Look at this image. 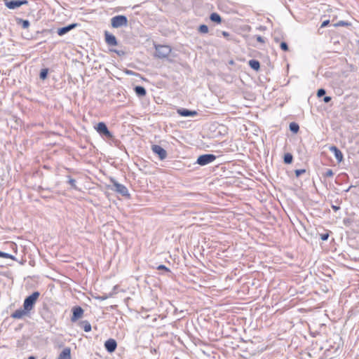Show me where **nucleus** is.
Here are the masks:
<instances>
[{
	"label": "nucleus",
	"instance_id": "1",
	"mask_svg": "<svg viewBox=\"0 0 359 359\" xmlns=\"http://www.w3.org/2000/svg\"><path fill=\"white\" fill-rule=\"evenodd\" d=\"M40 293L38 291L34 292L32 294L27 297L23 303V308L27 311H30L34 306Z\"/></svg>",
	"mask_w": 359,
	"mask_h": 359
},
{
	"label": "nucleus",
	"instance_id": "2",
	"mask_svg": "<svg viewBox=\"0 0 359 359\" xmlns=\"http://www.w3.org/2000/svg\"><path fill=\"white\" fill-rule=\"evenodd\" d=\"M155 56L161 59L167 57L172 51L171 47L168 45H155Z\"/></svg>",
	"mask_w": 359,
	"mask_h": 359
},
{
	"label": "nucleus",
	"instance_id": "3",
	"mask_svg": "<svg viewBox=\"0 0 359 359\" xmlns=\"http://www.w3.org/2000/svg\"><path fill=\"white\" fill-rule=\"evenodd\" d=\"M110 182L112 183V185L114 187V189H112L113 190L120 194L123 196L130 198V194L128 192L127 187L125 185L118 183L114 178H110Z\"/></svg>",
	"mask_w": 359,
	"mask_h": 359
},
{
	"label": "nucleus",
	"instance_id": "4",
	"mask_svg": "<svg viewBox=\"0 0 359 359\" xmlns=\"http://www.w3.org/2000/svg\"><path fill=\"white\" fill-rule=\"evenodd\" d=\"M97 132L102 137H104L107 139H112L114 137L113 134L109 131L107 125L104 122H100L95 127Z\"/></svg>",
	"mask_w": 359,
	"mask_h": 359
},
{
	"label": "nucleus",
	"instance_id": "5",
	"mask_svg": "<svg viewBox=\"0 0 359 359\" xmlns=\"http://www.w3.org/2000/svg\"><path fill=\"white\" fill-rule=\"evenodd\" d=\"M111 27L114 28H118L121 27L127 26L128 19L125 15H116L111 19Z\"/></svg>",
	"mask_w": 359,
	"mask_h": 359
},
{
	"label": "nucleus",
	"instance_id": "6",
	"mask_svg": "<svg viewBox=\"0 0 359 359\" xmlns=\"http://www.w3.org/2000/svg\"><path fill=\"white\" fill-rule=\"evenodd\" d=\"M216 159V156L212 154H205L201 155L198 157L196 163L200 165H205Z\"/></svg>",
	"mask_w": 359,
	"mask_h": 359
},
{
	"label": "nucleus",
	"instance_id": "7",
	"mask_svg": "<svg viewBox=\"0 0 359 359\" xmlns=\"http://www.w3.org/2000/svg\"><path fill=\"white\" fill-rule=\"evenodd\" d=\"M6 6L9 9H15L28 4L27 0H4Z\"/></svg>",
	"mask_w": 359,
	"mask_h": 359
},
{
	"label": "nucleus",
	"instance_id": "8",
	"mask_svg": "<svg viewBox=\"0 0 359 359\" xmlns=\"http://www.w3.org/2000/svg\"><path fill=\"white\" fill-rule=\"evenodd\" d=\"M72 316L71 317V321L72 323H74L82 318L84 312L83 309L79 306H74L72 309Z\"/></svg>",
	"mask_w": 359,
	"mask_h": 359
},
{
	"label": "nucleus",
	"instance_id": "9",
	"mask_svg": "<svg viewBox=\"0 0 359 359\" xmlns=\"http://www.w3.org/2000/svg\"><path fill=\"white\" fill-rule=\"evenodd\" d=\"M152 151L158 155V158L161 160H164L167 157V151L161 146L157 144H154L151 146Z\"/></svg>",
	"mask_w": 359,
	"mask_h": 359
},
{
	"label": "nucleus",
	"instance_id": "10",
	"mask_svg": "<svg viewBox=\"0 0 359 359\" xmlns=\"http://www.w3.org/2000/svg\"><path fill=\"white\" fill-rule=\"evenodd\" d=\"M117 347V342L114 339H109L104 342L105 349L110 353L114 352Z\"/></svg>",
	"mask_w": 359,
	"mask_h": 359
},
{
	"label": "nucleus",
	"instance_id": "11",
	"mask_svg": "<svg viewBox=\"0 0 359 359\" xmlns=\"http://www.w3.org/2000/svg\"><path fill=\"white\" fill-rule=\"evenodd\" d=\"M105 42L109 46H116L118 44L116 36L108 31L104 32Z\"/></svg>",
	"mask_w": 359,
	"mask_h": 359
},
{
	"label": "nucleus",
	"instance_id": "12",
	"mask_svg": "<svg viewBox=\"0 0 359 359\" xmlns=\"http://www.w3.org/2000/svg\"><path fill=\"white\" fill-rule=\"evenodd\" d=\"M177 113L184 117L188 116H195L198 114L197 111L195 110H190L185 108H180L177 109Z\"/></svg>",
	"mask_w": 359,
	"mask_h": 359
},
{
	"label": "nucleus",
	"instance_id": "13",
	"mask_svg": "<svg viewBox=\"0 0 359 359\" xmlns=\"http://www.w3.org/2000/svg\"><path fill=\"white\" fill-rule=\"evenodd\" d=\"M77 26V23L69 24L65 27L58 28L57 30V33L59 36H63L69 32H70L71 30H72L73 29L76 28Z\"/></svg>",
	"mask_w": 359,
	"mask_h": 359
},
{
	"label": "nucleus",
	"instance_id": "14",
	"mask_svg": "<svg viewBox=\"0 0 359 359\" xmlns=\"http://www.w3.org/2000/svg\"><path fill=\"white\" fill-rule=\"evenodd\" d=\"M330 151L334 154L338 163H341L343 161V154L338 147L334 145L331 146L330 147Z\"/></svg>",
	"mask_w": 359,
	"mask_h": 359
},
{
	"label": "nucleus",
	"instance_id": "15",
	"mask_svg": "<svg viewBox=\"0 0 359 359\" xmlns=\"http://www.w3.org/2000/svg\"><path fill=\"white\" fill-rule=\"evenodd\" d=\"M57 359H71V349L69 347L65 348L59 354Z\"/></svg>",
	"mask_w": 359,
	"mask_h": 359
},
{
	"label": "nucleus",
	"instance_id": "16",
	"mask_svg": "<svg viewBox=\"0 0 359 359\" xmlns=\"http://www.w3.org/2000/svg\"><path fill=\"white\" fill-rule=\"evenodd\" d=\"M27 313H29V311H25L24 308L23 309H18L11 314V317L15 319H20L22 318Z\"/></svg>",
	"mask_w": 359,
	"mask_h": 359
},
{
	"label": "nucleus",
	"instance_id": "17",
	"mask_svg": "<svg viewBox=\"0 0 359 359\" xmlns=\"http://www.w3.org/2000/svg\"><path fill=\"white\" fill-rule=\"evenodd\" d=\"M134 90L138 97H144L147 94V90L144 87L142 86H136Z\"/></svg>",
	"mask_w": 359,
	"mask_h": 359
},
{
	"label": "nucleus",
	"instance_id": "18",
	"mask_svg": "<svg viewBox=\"0 0 359 359\" xmlns=\"http://www.w3.org/2000/svg\"><path fill=\"white\" fill-rule=\"evenodd\" d=\"M79 325L81 328L86 332H90L92 327L90 323L88 320H81L79 322Z\"/></svg>",
	"mask_w": 359,
	"mask_h": 359
},
{
	"label": "nucleus",
	"instance_id": "19",
	"mask_svg": "<svg viewBox=\"0 0 359 359\" xmlns=\"http://www.w3.org/2000/svg\"><path fill=\"white\" fill-rule=\"evenodd\" d=\"M248 64L250 68L255 71H259L260 69V63L257 60H249Z\"/></svg>",
	"mask_w": 359,
	"mask_h": 359
},
{
	"label": "nucleus",
	"instance_id": "20",
	"mask_svg": "<svg viewBox=\"0 0 359 359\" xmlns=\"http://www.w3.org/2000/svg\"><path fill=\"white\" fill-rule=\"evenodd\" d=\"M210 20L213 22H216L217 24H220L222 22V18L221 16L217 13H212L210 15Z\"/></svg>",
	"mask_w": 359,
	"mask_h": 359
},
{
	"label": "nucleus",
	"instance_id": "21",
	"mask_svg": "<svg viewBox=\"0 0 359 359\" xmlns=\"http://www.w3.org/2000/svg\"><path fill=\"white\" fill-rule=\"evenodd\" d=\"M290 130L293 133H297L299 130V126L295 122H292L289 126Z\"/></svg>",
	"mask_w": 359,
	"mask_h": 359
},
{
	"label": "nucleus",
	"instance_id": "22",
	"mask_svg": "<svg viewBox=\"0 0 359 359\" xmlns=\"http://www.w3.org/2000/svg\"><path fill=\"white\" fill-rule=\"evenodd\" d=\"M293 156L290 153H286L283 157V161L285 164H290L292 163Z\"/></svg>",
	"mask_w": 359,
	"mask_h": 359
},
{
	"label": "nucleus",
	"instance_id": "23",
	"mask_svg": "<svg viewBox=\"0 0 359 359\" xmlns=\"http://www.w3.org/2000/svg\"><path fill=\"white\" fill-rule=\"evenodd\" d=\"M68 178L67 183L71 186V188L75 190H78V187L76 186V180L71 177V176L68 175L67 177Z\"/></svg>",
	"mask_w": 359,
	"mask_h": 359
},
{
	"label": "nucleus",
	"instance_id": "24",
	"mask_svg": "<svg viewBox=\"0 0 359 359\" xmlns=\"http://www.w3.org/2000/svg\"><path fill=\"white\" fill-rule=\"evenodd\" d=\"M48 69H47V68L42 69L39 74V78L41 80H45L48 77Z\"/></svg>",
	"mask_w": 359,
	"mask_h": 359
},
{
	"label": "nucleus",
	"instance_id": "25",
	"mask_svg": "<svg viewBox=\"0 0 359 359\" xmlns=\"http://www.w3.org/2000/svg\"><path fill=\"white\" fill-rule=\"evenodd\" d=\"M351 23L347 21L340 20L334 25V27H348L351 26Z\"/></svg>",
	"mask_w": 359,
	"mask_h": 359
},
{
	"label": "nucleus",
	"instance_id": "26",
	"mask_svg": "<svg viewBox=\"0 0 359 359\" xmlns=\"http://www.w3.org/2000/svg\"><path fill=\"white\" fill-rule=\"evenodd\" d=\"M0 257L16 260L15 257L13 255L2 251H0Z\"/></svg>",
	"mask_w": 359,
	"mask_h": 359
},
{
	"label": "nucleus",
	"instance_id": "27",
	"mask_svg": "<svg viewBox=\"0 0 359 359\" xmlns=\"http://www.w3.org/2000/svg\"><path fill=\"white\" fill-rule=\"evenodd\" d=\"M18 24L19 25H21L23 29H27L29 27V20H23V19H19V22H18Z\"/></svg>",
	"mask_w": 359,
	"mask_h": 359
},
{
	"label": "nucleus",
	"instance_id": "28",
	"mask_svg": "<svg viewBox=\"0 0 359 359\" xmlns=\"http://www.w3.org/2000/svg\"><path fill=\"white\" fill-rule=\"evenodd\" d=\"M198 32L202 33V34H206L208 32V27L207 25H201L199 27H198Z\"/></svg>",
	"mask_w": 359,
	"mask_h": 359
},
{
	"label": "nucleus",
	"instance_id": "29",
	"mask_svg": "<svg viewBox=\"0 0 359 359\" xmlns=\"http://www.w3.org/2000/svg\"><path fill=\"white\" fill-rule=\"evenodd\" d=\"M334 175V172L332 169H327L326 171L323 174L324 177H332Z\"/></svg>",
	"mask_w": 359,
	"mask_h": 359
},
{
	"label": "nucleus",
	"instance_id": "30",
	"mask_svg": "<svg viewBox=\"0 0 359 359\" xmlns=\"http://www.w3.org/2000/svg\"><path fill=\"white\" fill-rule=\"evenodd\" d=\"M157 269L160 270V271H164L165 272H167V273H171L170 269H168L167 266H165V265H163V264L158 266Z\"/></svg>",
	"mask_w": 359,
	"mask_h": 359
},
{
	"label": "nucleus",
	"instance_id": "31",
	"mask_svg": "<svg viewBox=\"0 0 359 359\" xmlns=\"http://www.w3.org/2000/svg\"><path fill=\"white\" fill-rule=\"evenodd\" d=\"M306 172V170L305 169H298L294 170L295 175L297 177H300L302 174H304Z\"/></svg>",
	"mask_w": 359,
	"mask_h": 359
},
{
	"label": "nucleus",
	"instance_id": "32",
	"mask_svg": "<svg viewBox=\"0 0 359 359\" xmlns=\"http://www.w3.org/2000/svg\"><path fill=\"white\" fill-rule=\"evenodd\" d=\"M280 48L284 51H287L289 50L288 45L286 42L282 41L280 44Z\"/></svg>",
	"mask_w": 359,
	"mask_h": 359
},
{
	"label": "nucleus",
	"instance_id": "33",
	"mask_svg": "<svg viewBox=\"0 0 359 359\" xmlns=\"http://www.w3.org/2000/svg\"><path fill=\"white\" fill-rule=\"evenodd\" d=\"M325 93H326V91L324 88H320L317 91V96L318 97H321L324 96L325 95Z\"/></svg>",
	"mask_w": 359,
	"mask_h": 359
},
{
	"label": "nucleus",
	"instance_id": "34",
	"mask_svg": "<svg viewBox=\"0 0 359 359\" xmlns=\"http://www.w3.org/2000/svg\"><path fill=\"white\" fill-rule=\"evenodd\" d=\"M336 203L339 205L341 203V201H339L337 200L336 201ZM331 208H332V210L335 212H337V210H340V206L339 205H332Z\"/></svg>",
	"mask_w": 359,
	"mask_h": 359
},
{
	"label": "nucleus",
	"instance_id": "35",
	"mask_svg": "<svg viewBox=\"0 0 359 359\" xmlns=\"http://www.w3.org/2000/svg\"><path fill=\"white\" fill-rule=\"evenodd\" d=\"M111 295H112L111 294H109V295L105 294L103 296H98L96 297V299H99L100 301H103V300L107 299L108 297H111Z\"/></svg>",
	"mask_w": 359,
	"mask_h": 359
},
{
	"label": "nucleus",
	"instance_id": "36",
	"mask_svg": "<svg viewBox=\"0 0 359 359\" xmlns=\"http://www.w3.org/2000/svg\"><path fill=\"white\" fill-rule=\"evenodd\" d=\"M329 238V233H323L320 235V238L322 241H327Z\"/></svg>",
	"mask_w": 359,
	"mask_h": 359
},
{
	"label": "nucleus",
	"instance_id": "37",
	"mask_svg": "<svg viewBox=\"0 0 359 359\" xmlns=\"http://www.w3.org/2000/svg\"><path fill=\"white\" fill-rule=\"evenodd\" d=\"M256 39H257V41L258 42H260V43H264V38H263L262 36H260V35H257V36H256Z\"/></svg>",
	"mask_w": 359,
	"mask_h": 359
},
{
	"label": "nucleus",
	"instance_id": "38",
	"mask_svg": "<svg viewBox=\"0 0 359 359\" xmlns=\"http://www.w3.org/2000/svg\"><path fill=\"white\" fill-rule=\"evenodd\" d=\"M111 51L116 53L119 56L124 55V52L123 50H111Z\"/></svg>",
	"mask_w": 359,
	"mask_h": 359
},
{
	"label": "nucleus",
	"instance_id": "39",
	"mask_svg": "<svg viewBox=\"0 0 359 359\" xmlns=\"http://www.w3.org/2000/svg\"><path fill=\"white\" fill-rule=\"evenodd\" d=\"M330 24V20H327L322 22L320 27H325Z\"/></svg>",
	"mask_w": 359,
	"mask_h": 359
},
{
	"label": "nucleus",
	"instance_id": "40",
	"mask_svg": "<svg viewBox=\"0 0 359 359\" xmlns=\"http://www.w3.org/2000/svg\"><path fill=\"white\" fill-rule=\"evenodd\" d=\"M332 98L330 96H325L323 97V101L325 103H328L331 101Z\"/></svg>",
	"mask_w": 359,
	"mask_h": 359
},
{
	"label": "nucleus",
	"instance_id": "41",
	"mask_svg": "<svg viewBox=\"0 0 359 359\" xmlns=\"http://www.w3.org/2000/svg\"><path fill=\"white\" fill-rule=\"evenodd\" d=\"M222 35H223L224 37L228 38V37L229 36V35H230V34H229V32H226V31H223V32H222Z\"/></svg>",
	"mask_w": 359,
	"mask_h": 359
},
{
	"label": "nucleus",
	"instance_id": "42",
	"mask_svg": "<svg viewBox=\"0 0 359 359\" xmlns=\"http://www.w3.org/2000/svg\"><path fill=\"white\" fill-rule=\"evenodd\" d=\"M53 32L52 29H43L41 32L42 33H51Z\"/></svg>",
	"mask_w": 359,
	"mask_h": 359
},
{
	"label": "nucleus",
	"instance_id": "43",
	"mask_svg": "<svg viewBox=\"0 0 359 359\" xmlns=\"http://www.w3.org/2000/svg\"><path fill=\"white\" fill-rule=\"evenodd\" d=\"M27 359H36V357L31 355Z\"/></svg>",
	"mask_w": 359,
	"mask_h": 359
},
{
	"label": "nucleus",
	"instance_id": "44",
	"mask_svg": "<svg viewBox=\"0 0 359 359\" xmlns=\"http://www.w3.org/2000/svg\"><path fill=\"white\" fill-rule=\"evenodd\" d=\"M274 40H275L276 42H278V39L276 37H274Z\"/></svg>",
	"mask_w": 359,
	"mask_h": 359
},
{
	"label": "nucleus",
	"instance_id": "45",
	"mask_svg": "<svg viewBox=\"0 0 359 359\" xmlns=\"http://www.w3.org/2000/svg\"><path fill=\"white\" fill-rule=\"evenodd\" d=\"M127 73L129 74H132V71H128Z\"/></svg>",
	"mask_w": 359,
	"mask_h": 359
}]
</instances>
